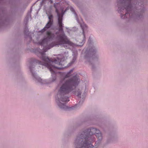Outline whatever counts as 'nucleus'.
<instances>
[{
    "mask_svg": "<svg viewBox=\"0 0 148 148\" xmlns=\"http://www.w3.org/2000/svg\"><path fill=\"white\" fill-rule=\"evenodd\" d=\"M56 38L54 34L51 33L47 37L43 38L38 42V44L41 46L42 49H40L39 48H37L34 49V51L37 56L40 58L42 62L33 58L29 59L28 60L27 65L31 73L33 79L36 83H39L41 84L42 83V79L38 75L36 71L33 70L36 64L38 63L39 64L44 66L49 70L51 73V82H52L55 81L56 79L57 72L56 71V70H60L64 68L58 67L53 65V64H55L60 65H62L61 62L64 61V57L61 59L57 57L56 58H53V60H52L45 55V52L48 50L55 46L58 47L59 45H58L59 43L58 42L57 44L55 42H53L49 44L47 48H45V47L44 44H47L49 41L52 40L55 38L56 39Z\"/></svg>",
    "mask_w": 148,
    "mask_h": 148,
    "instance_id": "obj_1",
    "label": "nucleus"
},
{
    "mask_svg": "<svg viewBox=\"0 0 148 148\" xmlns=\"http://www.w3.org/2000/svg\"><path fill=\"white\" fill-rule=\"evenodd\" d=\"M132 0H117V11L120 14L122 19L128 20L134 17L138 19L143 17L145 8L143 4L145 0H134L136 4L132 5Z\"/></svg>",
    "mask_w": 148,
    "mask_h": 148,
    "instance_id": "obj_2",
    "label": "nucleus"
},
{
    "mask_svg": "<svg viewBox=\"0 0 148 148\" xmlns=\"http://www.w3.org/2000/svg\"><path fill=\"white\" fill-rule=\"evenodd\" d=\"M95 134L97 138L95 144L99 145L102 139V134L97 128L91 127L82 130L77 135L74 140V148H93L92 143L95 141L93 135Z\"/></svg>",
    "mask_w": 148,
    "mask_h": 148,
    "instance_id": "obj_3",
    "label": "nucleus"
},
{
    "mask_svg": "<svg viewBox=\"0 0 148 148\" xmlns=\"http://www.w3.org/2000/svg\"><path fill=\"white\" fill-rule=\"evenodd\" d=\"M79 79L76 75L66 80L60 86L55 97L56 101L59 108L65 111L73 109V106L68 107L64 102L69 101L67 95L73 90V87H76L79 84Z\"/></svg>",
    "mask_w": 148,
    "mask_h": 148,
    "instance_id": "obj_4",
    "label": "nucleus"
},
{
    "mask_svg": "<svg viewBox=\"0 0 148 148\" xmlns=\"http://www.w3.org/2000/svg\"><path fill=\"white\" fill-rule=\"evenodd\" d=\"M88 43L89 45L86 49L84 56L85 63L91 65L92 71H95L99 65L97 48L95 46L92 45V40L90 37L89 38Z\"/></svg>",
    "mask_w": 148,
    "mask_h": 148,
    "instance_id": "obj_5",
    "label": "nucleus"
},
{
    "mask_svg": "<svg viewBox=\"0 0 148 148\" xmlns=\"http://www.w3.org/2000/svg\"><path fill=\"white\" fill-rule=\"evenodd\" d=\"M58 24L60 27L58 30L62 33L61 34L58 35L56 37V39L59 43L58 45H63L64 44H69V41L67 40V37L64 32L63 29L64 24L62 23V21L59 20L58 21Z\"/></svg>",
    "mask_w": 148,
    "mask_h": 148,
    "instance_id": "obj_6",
    "label": "nucleus"
},
{
    "mask_svg": "<svg viewBox=\"0 0 148 148\" xmlns=\"http://www.w3.org/2000/svg\"><path fill=\"white\" fill-rule=\"evenodd\" d=\"M118 132L117 127L116 126L113 127L112 132L107 138L106 143H112L116 142L118 138Z\"/></svg>",
    "mask_w": 148,
    "mask_h": 148,
    "instance_id": "obj_7",
    "label": "nucleus"
},
{
    "mask_svg": "<svg viewBox=\"0 0 148 148\" xmlns=\"http://www.w3.org/2000/svg\"><path fill=\"white\" fill-rule=\"evenodd\" d=\"M99 118L98 115L92 114L86 117L85 121L88 123L89 125H92L93 124L95 121H97Z\"/></svg>",
    "mask_w": 148,
    "mask_h": 148,
    "instance_id": "obj_8",
    "label": "nucleus"
},
{
    "mask_svg": "<svg viewBox=\"0 0 148 148\" xmlns=\"http://www.w3.org/2000/svg\"><path fill=\"white\" fill-rule=\"evenodd\" d=\"M82 29V34L83 35L84 37L81 42H79V43L77 44L78 46L81 47L84 44L86 40V36L85 34L84 29L86 28L87 26L85 25H82V24L80 25Z\"/></svg>",
    "mask_w": 148,
    "mask_h": 148,
    "instance_id": "obj_9",
    "label": "nucleus"
},
{
    "mask_svg": "<svg viewBox=\"0 0 148 148\" xmlns=\"http://www.w3.org/2000/svg\"><path fill=\"white\" fill-rule=\"evenodd\" d=\"M32 11V7H31L29 11L28 12L26 16L24 19L23 25L24 27H28V23L29 19L31 18V12Z\"/></svg>",
    "mask_w": 148,
    "mask_h": 148,
    "instance_id": "obj_10",
    "label": "nucleus"
},
{
    "mask_svg": "<svg viewBox=\"0 0 148 148\" xmlns=\"http://www.w3.org/2000/svg\"><path fill=\"white\" fill-rule=\"evenodd\" d=\"M75 130V129H74L73 127H71L68 128L63 133V136L64 138H67L73 133Z\"/></svg>",
    "mask_w": 148,
    "mask_h": 148,
    "instance_id": "obj_11",
    "label": "nucleus"
},
{
    "mask_svg": "<svg viewBox=\"0 0 148 148\" xmlns=\"http://www.w3.org/2000/svg\"><path fill=\"white\" fill-rule=\"evenodd\" d=\"M74 70V68L71 69L69 71L67 72H64L63 73L62 75H63V77L61 78L60 80V82L62 83L65 80V79L71 76V73L73 72Z\"/></svg>",
    "mask_w": 148,
    "mask_h": 148,
    "instance_id": "obj_12",
    "label": "nucleus"
},
{
    "mask_svg": "<svg viewBox=\"0 0 148 148\" xmlns=\"http://www.w3.org/2000/svg\"><path fill=\"white\" fill-rule=\"evenodd\" d=\"M53 22L52 21H51V22L50 21H48L45 27L40 30L39 32L42 34L43 33L51 27L53 25Z\"/></svg>",
    "mask_w": 148,
    "mask_h": 148,
    "instance_id": "obj_13",
    "label": "nucleus"
},
{
    "mask_svg": "<svg viewBox=\"0 0 148 148\" xmlns=\"http://www.w3.org/2000/svg\"><path fill=\"white\" fill-rule=\"evenodd\" d=\"M27 6L25 4H21L19 3V16L23 15Z\"/></svg>",
    "mask_w": 148,
    "mask_h": 148,
    "instance_id": "obj_14",
    "label": "nucleus"
},
{
    "mask_svg": "<svg viewBox=\"0 0 148 148\" xmlns=\"http://www.w3.org/2000/svg\"><path fill=\"white\" fill-rule=\"evenodd\" d=\"M61 9L62 10V11L60 14L57 12L58 17V21L59 20L60 21H62V22L63 16L65 12L66 11V10H64L63 9L61 8Z\"/></svg>",
    "mask_w": 148,
    "mask_h": 148,
    "instance_id": "obj_15",
    "label": "nucleus"
},
{
    "mask_svg": "<svg viewBox=\"0 0 148 148\" xmlns=\"http://www.w3.org/2000/svg\"><path fill=\"white\" fill-rule=\"evenodd\" d=\"M72 55L73 56V59L71 61L67 64V67L71 66L72 64L75 62L77 56V54L73 52Z\"/></svg>",
    "mask_w": 148,
    "mask_h": 148,
    "instance_id": "obj_16",
    "label": "nucleus"
},
{
    "mask_svg": "<svg viewBox=\"0 0 148 148\" xmlns=\"http://www.w3.org/2000/svg\"><path fill=\"white\" fill-rule=\"evenodd\" d=\"M19 82H25V79L22 72L19 69Z\"/></svg>",
    "mask_w": 148,
    "mask_h": 148,
    "instance_id": "obj_17",
    "label": "nucleus"
},
{
    "mask_svg": "<svg viewBox=\"0 0 148 148\" xmlns=\"http://www.w3.org/2000/svg\"><path fill=\"white\" fill-rule=\"evenodd\" d=\"M24 33L25 38L27 39V40H28L27 38L28 37L29 38V43L27 44H29V43L31 42L32 40V37L29 34V32H27Z\"/></svg>",
    "mask_w": 148,
    "mask_h": 148,
    "instance_id": "obj_18",
    "label": "nucleus"
},
{
    "mask_svg": "<svg viewBox=\"0 0 148 148\" xmlns=\"http://www.w3.org/2000/svg\"><path fill=\"white\" fill-rule=\"evenodd\" d=\"M70 10L72 12H73V13L74 14L75 16V18H76L77 21L78 22L79 20L78 18L77 15L76 13L75 12L74 9L73 8V7H71L70 8Z\"/></svg>",
    "mask_w": 148,
    "mask_h": 148,
    "instance_id": "obj_19",
    "label": "nucleus"
},
{
    "mask_svg": "<svg viewBox=\"0 0 148 148\" xmlns=\"http://www.w3.org/2000/svg\"><path fill=\"white\" fill-rule=\"evenodd\" d=\"M4 24V21L3 19V17L0 16V29L2 28Z\"/></svg>",
    "mask_w": 148,
    "mask_h": 148,
    "instance_id": "obj_20",
    "label": "nucleus"
},
{
    "mask_svg": "<svg viewBox=\"0 0 148 148\" xmlns=\"http://www.w3.org/2000/svg\"><path fill=\"white\" fill-rule=\"evenodd\" d=\"M75 95L78 97H81V91L78 90L77 91H75Z\"/></svg>",
    "mask_w": 148,
    "mask_h": 148,
    "instance_id": "obj_21",
    "label": "nucleus"
},
{
    "mask_svg": "<svg viewBox=\"0 0 148 148\" xmlns=\"http://www.w3.org/2000/svg\"><path fill=\"white\" fill-rule=\"evenodd\" d=\"M48 18L49 19V21H50L51 22V21H52L53 22V15L51 14H49V15H48Z\"/></svg>",
    "mask_w": 148,
    "mask_h": 148,
    "instance_id": "obj_22",
    "label": "nucleus"
},
{
    "mask_svg": "<svg viewBox=\"0 0 148 148\" xmlns=\"http://www.w3.org/2000/svg\"><path fill=\"white\" fill-rule=\"evenodd\" d=\"M29 32V30L28 29V27H24V33Z\"/></svg>",
    "mask_w": 148,
    "mask_h": 148,
    "instance_id": "obj_23",
    "label": "nucleus"
},
{
    "mask_svg": "<svg viewBox=\"0 0 148 148\" xmlns=\"http://www.w3.org/2000/svg\"><path fill=\"white\" fill-rule=\"evenodd\" d=\"M58 3H55L54 4V7L56 8V12H57V4Z\"/></svg>",
    "mask_w": 148,
    "mask_h": 148,
    "instance_id": "obj_24",
    "label": "nucleus"
},
{
    "mask_svg": "<svg viewBox=\"0 0 148 148\" xmlns=\"http://www.w3.org/2000/svg\"><path fill=\"white\" fill-rule=\"evenodd\" d=\"M83 103V101H80L78 103V104H77L76 106H79L81 104Z\"/></svg>",
    "mask_w": 148,
    "mask_h": 148,
    "instance_id": "obj_25",
    "label": "nucleus"
},
{
    "mask_svg": "<svg viewBox=\"0 0 148 148\" xmlns=\"http://www.w3.org/2000/svg\"><path fill=\"white\" fill-rule=\"evenodd\" d=\"M49 2L50 3H53V0H49Z\"/></svg>",
    "mask_w": 148,
    "mask_h": 148,
    "instance_id": "obj_26",
    "label": "nucleus"
},
{
    "mask_svg": "<svg viewBox=\"0 0 148 148\" xmlns=\"http://www.w3.org/2000/svg\"><path fill=\"white\" fill-rule=\"evenodd\" d=\"M59 34V32H56V34Z\"/></svg>",
    "mask_w": 148,
    "mask_h": 148,
    "instance_id": "obj_27",
    "label": "nucleus"
},
{
    "mask_svg": "<svg viewBox=\"0 0 148 148\" xmlns=\"http://www.w3.org/2000/svg\"><path fill=\"white\" fill-rule=\"evenodd\" d=\"M68 10V8H66V9H65V10H66V11H67V10Z\"/></svg>",
    "mask_w": 148,
    "mask_h": 148,
    "instance_id": "obj_28",
    "label": "nucleus"
},
{
    "mask_svg": "<svg viewBox=\"0 0 148 148\" xmlns=\"http://www.w3.org/2000/svg\"><path fill=\"white\" fill-rule=\"evenodd\" d=\"M66 29H68L69 28L67 27H66Z\"/></svg>",
    "mask_w": 148,
    "mask_h": 148,
    "instance_id": "obj_29",
    "label": "nucleus"
}]
</instances>
